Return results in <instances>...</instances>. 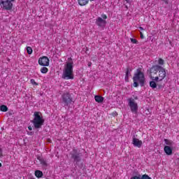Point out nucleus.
<instances>
[{"label":"nucleus","instance_id":"nucleus-14","mask_svg":"<svg viewBox=\"0 0 179 179\" xmlns=\"http://www.w3.org/2000/svg\"><path fill=\"white\" fill-rule=\"evenodd\" d=\"M131 72H132V69L128 67L126 71V75L124 78L125 82H129V76H131Z\"/></svg>","mask_w":179,"mask_h":179},{"label":"nucleus","instance_id":"nucleus-42","mask_svg":"<svg viewBox=\"0 0 179 179\" xmlns=\"http://www.w3.org/2000/svg\"><path fill=\"white\" fill-rule=\"evenodd\" d=\"M93 1H94V0H90L91 2H93Z\"/></svg>","mask_w":179,"mask_h":179},{"label":"nucleus","instance_id":"nucleus-26","mask_svg":"<svg viewBox=\"0 0 179 179\" xmlns=\"http://www.w3.org/2000/svg\"><path fill=\"white\" fill-rule=\"evenodd\" d=\"M141 179H152V178H150L149 176H148L147 174H144L141 176Z\"/></svg>","mask_w":179,"mask_h":179},{"label":"nucleus","instance_id":"nucleus-13","mask_svg":"<svg viewBox=\"0 0 179 179\" xmlns=\"http://www.w3.org/2000/svg\"><path fill=\"white\" fill-rule=\"evenodd\" d=\"M164 152L168 155V156H171L173 155V148L169 145H166L164 148Z\"/></svg>","mask_w":179,"mask_h":179},{"label":"nucleus","instance_id":"nucleus-39","mask_svg":"<svg viewBox=\"0 0 179 179\" xmlns=\"http://www.w3.org/2000/svg\"><path fill=\"white\" fill-rule=\"evenodd\" d=\"M134 99L135 100H138V96H136Z\"/></svg>","mask_w":179,"mask_h":179},{"label":"nucleus","instance_id":"nucleus-15","mask_svg":"<svg viewBox=\"0 0 179 179\" xmlns=\"http://www.w3.org/2000/svg\"><path fill=\"white\" fill-rule=\"evenodd\" d=\"M94 99H95V101H96V103H103V101H104V98L99 95H96L94 96Z\"/></svg>","mask_w":179,"mask_h":179},{"label":"nucleus","instance_id":"nucleus-11","mask_svg":"<svg viewBox=\"0 0 179 179\" xmlns=\"http://www.w3.org/2000/svg\"><path fill=\"white\" fill-rule=\"evenodd\" d=\"M162 68V66L160 65H155L152 66L150 69V73L152 75V73H154V75H156L157 72H159V69Z\"/></svg>","mask_w":179,"mask_h":179},{"label":"nucleus","instance_id":"nucleus-18","mask_svg":"<svg viewBox=\"0 0 179 179\" xmlns=\"http://www.w3.org/2000/svg\"><path fill=\"white\" fill-rule=\"evenodd\" d=\"M164 142H165L166 145L168 146H173V145H174V142H173V141L169 140L167 138H164Z\"/></svg>","mask_w":179,"mask_h":179},{"label":"nucleus","instance_id":"nucleus-33","mask_svg":"<svg viewBox=\"0 0 179 179\" xmlns=\"http://www.w3.org/2000/svg\"><path fill=\"white\" fill-rule=\"evenodd\" d=\"M166 4L169 5V0H162Z\"/></svg>","mask_w":179,"mask_h":179},{"label":"nucleus","instance_id":"nucleus-28","mask_svg":"<svg viewBox=\"0 0 179 179\" xmlns=\"http://www.w3.org/2000/svg\"><path fill=\"white\" fill-rule=\"evenodd\" d=\"M158 64H159V65H164V61L163 60V59L159 58L158 59Z\"/></svg>","mask_w":179,"mask_h":179},{"label":"nucleus","instance_id":"nucleus-1","mask_svg":"<svg viewBox=\"0 0 179 179\" xmlns=\"http://www.w3.org/2000/svg\"><path fill=\"white\" fill-rule=\"evenodd\" d=\"M134 87H138L140 86L141 87H143L145 86V83H146V79L145 78V74L141 71V69H137L136 73L134 74V76L133 77ZM138 82L139 83H138Z\"/></svg>","mask_w":179,"mask_h":179},{"label":"nucleus","instance_id":"nucleus-43","mask_svg":"<svg viewBox=\"0 0 179 179\" xmlns=\"http://www.w3.org/2000/svg\"><path fill=\"white\" fill-rule=\"evenodd\" d=\"M31 179H35V178H31Z\"/></svg>","mask_w":179,"mask_h":179},{"label":"nucleus","instance_id":"nucleus-30","mask_svg":"<svg viewBox=\"0 0 179 179\" xmlns=\"http://www.w3.org/2000/svg\"><path fill=\"white\" fill-rule=\"evenodd\" d=\"M27 135H29L30 136H33V135H34V132H33V131H28L27 132Z\"/></svg>","mask_w":179,"mask_h":179},{"label":"nucleus","instance_id":"nucleus-20","mask_svg":"<svg viewBox=\"0 0 179 179\" xmlns=\"http://www.w3.org/2000/svg\"><path fill=\"white\" fill-rule=\"evenodd\" d=\"M38 160H39V162H40L41 164H42V166H47V162L44 160L43 158L38 157Z\"/></svg>","mask_w":179,"mask_h":179},{"label":"nucleus","instance_id":"nucleus-31","mask_svg":"<svg viewBox=\"0 0 179 179\" xmlns=\"http://www.w3.org/2000/svg\"><path fill=\"white\" fill-rule=\"evenodd\" d=\"M101 17H102V19L106 20V19H107V15L106 14H102Z\"/></svg>","mask_w":179,"mask_h":179},{"label":"nucleus","instance_id":"nucleus-25","mask_svg":"<svg viewBox=\"0 0 179 179\" xmlns=\"http://www.w3.org/2000/svg\"><path fill=\"white\" fill-rule=\"evenodd\" d=\"M152 80H154V82H162V80H160V77L158 76L157 77H152Z\"/></svg>","mask_w":179,"mask_h":179},{"label":"nucleus","instance_id":"nucleus-38","mask_svg":"<svg viewBox=\"0 0 179 179\" xmlns=\"http://www.w3.org/2000/svg\"><path fill=\"white\" fill-rule=\"evenodd\" d=\"M139 29H140V30H143V27H140Z\"/></svg>","mask_w":179,"mask_h":179},{"label":"nucleus","instance_id":"nucleus-10","mask_svg":"<svg viewBox=\"0 0 179 179\" xmlns=\"http://www.w3.org/2000/svg\"><path fill=\"white\" fill-rule=\"evenodd\" d=\"M158 76L159 77V80H163L166 78V69L161 66L158 71Z\"/></svg>","mask_w":179,"mask_h":179},{"label":"nucleus","instance_id":"nucleus-35","mask_svg":"<svg viewBox=\"0 0 179 179\" xmlns=\"http://www.w3.org/2000/svg\"><path fill=\"white\" fill-rule=\"evenodd\" d=\"M87 65H88L89 67L92 66V62H89Z\"/></svg>","mask_w":179,"mask_h":179},{"label":"nucleus","instance_id":"nucleus-36","mask_svg":"<svg viewBox=\"0 0 179 179\" xmlns=\"http://www.w3.org/2000/svg\"><path fill=\"white\" fill-rule=\"evenodd\" d=\"M126 2H127V3H129L131 2V0H126Z\"/></svg>","mask_w":179,"mask_h":179},{"label":"nucleus","instance_id":"nucleus-7","mask_svg":"<svg viewBox=\"0 0 179 179\" xmlns=\"http://www.w3.org/2000/svg\"><path fill=\"white\" fill-rule=\"evenodd\" d=\"M129 106L132 113H138V103H135L134 99H129Z\"/></svg>","mask_w":179,"mask_h":179},{"label":"nucleus","instance_id":"nucleus-37","mask_svg":"<svg viewBox=\"0 0 179 179\" xmlns=\"http://www.w3.org/2000/svg\"><path fill=\"white\" fill-rule=\"evenodd\" d=\"M141 38H143V34L141 33Z\"/></svg>","mask_w":179,"mask_h":179},{"label":"nucleus","instance_id":"nucleus-29","mask_svg":"<svg viewBox=\"0 0 179 179\" xmlns=\"http://www.w3.org/2000/svg\"><path fill=\"white\" fill-rule=\"evenodd\" d=\"M31 83L32 85H34L35 86H37V85H38V84L36 82V80H34V79H31Z\"/></svg>","mask_w":179,"mask_h":179},{"label":"nucleus","instance_id":"nucleus-4","mask_svg":"<svg viewBox=\"0 0 179 179\" xmlns=\"http://www.w3.org/2000/svg\"><path fill=\"white\" fill-rule=\"evenodd\" d=\"M62 79H73V62L66 63L63 71Z\"/></svg>","mask_w":179,"mask_h":179},{"label":"nucleus","instance_id":"nucleus-9","mask_svg":"<svg viewBox=\"0 0 179 179\" xmlns=\"http://www.w3.org/2000/svg\"><path fill=\"white\" fill-rule=\"evenodd\" d=\"M95 23L96 26H98L99 27H106V24H107V22L106 21V20H103V18L99 17L96 20Z\"/></svg>","mask_w":179,"mask_h":179},{"label":"nucleus","instance_id":"nucleus-3","mask_svg":"<svg viewBox=\"0 0 179 179\" xmlns=\"http://www.w3.org/2000/svg\"><path fill=\"white\" fill-rule=\"evenodd\" d=\"M31 124L34 125L35 129H40L44 125V118L41 115V112H34V120L31 121Z\"/></svg>","mask_w":179,"mask_h":179},{"label":"nucleus","instance_id":"nucleus-41","mask_svg":"<svg viewBox=\"0 0 179 179\" xmlns=\"http://www.w3.org/2000/svg\"><path fill=\"white\" fill-rule=\"evenodd\" d=\"M70 59L72 60V58H69V61Z\"/></svg>","mask_w":179,"mask_h":179},{"label":"nucleus","instance_id":"nucleus-8","mask_svg":"<svg viewBox=\"0 0 179 179\" xmlns=\"http://www.w3.org/2000/svg\"><path fill=\"white\" fill-rule=\"evenodd\" d=\"M38 64L39 65H41V66H48V65H50V59L45 56L40 57L38 59Z\"/></svg>","mask_w":179,"mask_h":179},{"label":"nucleus","instance_id":"nucleus-22","mask_svg":"<svg viewBox=\"0 0 179 179\" xmlns=\"http://www.w3.org/2000/svg\"><path fill=\"white\" fill-rule=\"evenodd\" d=\"M41 73H47L48 72V69L47 67H42L41 69Z\"/></svg>","mask_w":179,"mask_h":179},{"label":"nucleus","instance_id":"nucleus-21","mask_svg":"<svg viewBox=\"0 0 179 179\" xmlns=\"http://www.w3.org/2000/svg\"><path fill=\"white\" fill-rule=\"evenodd\" d=\"M0 111H3V113H6V111H8V106L5 105H1L0 106Z\"/></svg>","mask_w":179,"mask_h":179},{"label":"nucleus","instance_id":"nucleus-32","mask_svg":"<svg viewBox=\"0 0 179 179\" xmlns=\"http://www.w3.org/2000/svg\"><path fill=\"white\" fill-rule=\"evenodd\" d=\"M3 150L2 148L0 147V157H2V156H3Z\"/></svg>","mask_w":179,"mask_h":179},{"label":"nucleus","instance_id":"nucleus-23","mask_svg":"<svg viewBox=\"0 0 179 179\" xmlns=\"http://www.w3.org/2000/svg\"><path fill=\"white\" fill-rule=\"evenodd\" d=\"M27 54L30 55L33 53V49H31V47H27Z\"/></svg>","mask_w":179,"mask_h":179},{"label":"nucleus","instance_id":"nucleus-24","mask_svg":"<svg viewBox=\"0 0 179 179\" xmlns=\"http://www.w3.org/2000/svg\"><path fill=\"white\" fill-rule=\"evenodd\" d=\"M131 43H132V44H139V42L135 39V38H130Z\"/></svg>","mask_w":179,"mask_h":179},{"label":"nucleus","instance_id":"nucleus-27","mask_svg":"<svg viewBox=\"0 0 179 179\" xmlns=\"http://www.w3.org/2000/svg\"><path fill=\"white\" fill-rule=\"evenodd\" d=\"M130 179H141V174L137 173L136 176L131 177Z\"/></svg>","mask_w":179,"mask_h":179},{"label":"nucleus","instance_id":"nucleus-12","mask_svg":"<svg viewBox=\"0 0 179 179\" xmlns=\"http://www.w3.org/2000/svg\"><path fill=\"white\" fill-rule=\"evenodd\" d=\"M132 144L136 148H142V145H143V143L142 142V141H140L136 138H133Z\"/></svg>","mask_w":179,"mask_h":179},{"label":"nucleus","instance_id":"nucleus-2","mask_svg":"<svg viewBox=\"0 0 179 179\" xmlns=\"http://www.w3.org/2000/svg\"><path fill=\"white\" fill-rule=\"evenodd\" d=\"M85 151L80 149L73 148L70 152V156L71 160H73L76 166H79V163L82 162V157H83V154Z\"/></svg>","mask_w":179,"mask_h":179},{"label":"nucleus","instance_id":"nucleus-17","mask_svg":"<svg viewBox=\"0 0 179 179\" xmlns=\"http://www.w3.org/2000/svg\"><path fill=\"white\" fill-rule=\"evenodd\" d=\"M150 87L155 90V89H157V83H156V81L152 80L150 82Z\"/></svg>","mask_w":179,"mask_h":179},{"label":"nucleus","instance_id":"nucleus-5","mask_svg":"<svg viewBox=\"0 0 179 179\" xmlns=\"http://www.w3.org/2000/svg\"><path fill=\"white\" fill-rule=\"evenodd\" d=\"M62 103L63 107H71V104H73V99L69 92L64 93L62 95Z\"/></svg>","mask_w":179,"mask_h":179},{"label":"nucleus","instance_id":"nucleus-19","mask_svg":"<svg viewBox=\"0 0 179 179\" xmlns=\"http://www.w3.org/2000/svg\"><path fill=\"white\" fill-rule=\"evenodd\" d=\"M35 176L37 177V178H41L43 177V171L40 170H37L35 171Z\"/></svg>","mask_w":179,"mask_h":179},{"label":"nucleus","instance_id":"nucleus-40","mask_svg":"<svg viewBox=\"0 0 179 179\" xmlns=\"http://www.w3.org/2000/svg\"><path fill=\"white\" fill-rule=\"evenodd\" d=\"M0 167H2V164L0 162Z\"/></svg>","mask_w":179,"mask_h":179},{"label":"nucleus","instance_id":"nucleus-34","mask_svg":"<svg viewBox=\"0 0 179 179\" xmlns=\"http://www.w3.org/2000/svg\"><path fill=\"white\" fill-rule=\"evenodd\" d=\"M28 129H29V131H33V127H31V126H29V127H28Z\"/></svg>","mask_w":179,"mask_h":179},{"label":"nucleus","instance_id":"nucleus-6","mask_svg":"<svg viewBox=\"0 0 179 179\" xmlns=\"http://www.w3.org/2000/svg\"><path fill=\"white\" fill-rule=\"evenodd\" d=\"M0 6L4 10H12L13 8V3L9 0H1Z\"/></svg>","mask_w":179,"mask_h":179},{"label":"nucleus","instance_id":"nucleus-16","mask_svg":"<svg viewBox=\"0 0 179 179\" xmlns=\"http://www.w3.org/2000/svg\"><path fill=\"white\" fill-rule=\"evenodd\" d=\"M80 6H85L89 3V0H78Z\"/></svg>","mask_w":179,"mask_h":179}]
</instances>
